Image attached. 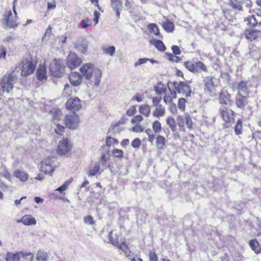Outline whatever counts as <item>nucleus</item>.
Instances as JSON below:
<instances>
[{
  "label": "nucleus",
  "mask_w": 261,
  "mask_h": 261,
  "mask_svg": "<svg viewBox=\"0 0 261 261\" xmlns=\"http://www.w3.org/2000/svg\"><path fill=\"white\" fill-rule=\"evenodd\" d=\"M19 259L20 256L18 252H8L7 253L6 257V261H19Z\"/></svg>",
  "instance_id": "nucleus-23"
},
{
  "label": "nucleus",
  "mask_w": 261,
  "mask_h": 261,
  "mask_svg": "<svg viewBox=\"0 0 261 261\" xmlns=\"http://www.w3.org/2000/svg\"><path fill=\"white\" fill-rule=\"evenodd\" d=\"M145 133L146 134L148 135V141L151 143H152L154 139V138H155V136L154 135L152 134V130H151V129L150 128H148L146 130H145Z\"/></svg>",
  "instance_id": "nucleus-49"
},
{
  "label": "nucleus",
  "mask_w": 261,
  "mask_h": 261,
  "mask_svg": "<svg viewBox=\"0 0 261 261\" xmlns=\"http://www.w3.org/2000/svg\"><path fill=\"white\" fill-rule=\"evenodd\" d=\"M244 37L246 39L250 42H252L257 38L256 34H244Z\"/></svg>",
  "instance_id": "nucleus-48"
},
{
  "label": "nucleus",
  "mask_w": 261,
  "mask_h": 261,
  "mask_svg": "<svg viewBox=\"0 0 261 261\" xmlns=\"http://www.w3.org/2000/svg\"><path fill=\"white\" fill-rule=\"evenodd\" d=\"M15 80H16V77L14 72L7 76H4L0 84L3 91L7 93H10L13 88V83Z\"/></svg>",
  "instance_id": "nucleus-3"
},
{
  "label": "nucleus",
  "mask_w": 261,
  "mask_h": 261,
  "mask_svg": "<svg viewBox=\"0 0 261 261\" xmlns=\"http://www.w3.org/2000/svg\"><path fill=\"white\" fill-rule=\"evenodd\" d=\"M117 247L124 253L125 255H126V253L129 250L128 246L124 242L122 243L120 245L119 244V246Z\"/></svg>",
  "instance_id": "nucleus-51"
},
{
  "label": "nucleus",
  "mask_w": 261,
  "mask_h": 261,
  "mask_svg": "<svg viewBox=\"0 0 261 261\" xmlns=\"http://www.w3.org/2000/svg\"><path fill=\"white\" fill-rule=\"evenodd\" d=\"M48 258V253L43 250H39L36 255L38 261H47Z\"/></svg>",
  "instance_id": "nucleus-22"
},
{
  "label": "nucleus",
  "mask_w": 261,
  "mask_h": 261,
  "mask_svg": "<svg viewBox=\"0 0 261 261\" xmlns=\"http://www.w3.org/2000/svg\"><path fill=\"white\" fill-rule=\"evenodd\" d=\"M13 9L15 14L14 18H13V16L11 11L5 12V13L4 15V20L6 22L7 26L10 28H14L17 26V23L16 22L17 13L15 10V5L13 6Z\"/></svg>",
  "instance_id": "nucleus-7"
},
{
  "label": "nucleus",
  "mask_w": 261,
  "mask_h": 261,
  "mask_svg": "<svg viewBox=\"0 0 261 261\" xmlns=\"http://www.w3.org/2000/svg\"><path fill=\"white\" fill-rule=\"evenodd\" d=\"M139 112L145 116H148L150 113V108L147 105H142L139 108Z\"/></svg>",
  "instance_id": "nucleus-30"
},
{
  "label": "nucleus",
  "mask_w": 261,
  "mask_h": 261,
  "mask_svg": "<svg viewBox=\"0 0 261 261\" xmlns=\"http://www.w3.org/2000/svg\"><path fill=\"white\" fill-rule=\"evenodd\" d=\"M132 130H133V132H135V133H141V132H143L144 128L142 126H141L140 125H135L132 128Z\"/></svg>",
  "instance_id": "nucleus-60"
},
{
  "label": "nucleus",
  "mask_w": 261,
  "mask_h": 261,
  "mask_svg": "<svg viewBox=\"0 0 261 261\" xmlns=\"http://www.w3.org/2000/svg\"><path fill=\"white\" fill-rule=\"evenodd\" d=\"M149 261H158V256L155 252L150 251L149 254Z\"/></svg>",
  "instance_id": "nucleus-58"
},
{
  "label": "nucleus",
  "mask_w": 261,
  "mask_h": 261,
  "mask_svg": "<svg viewBox=\"0 0 261 261\" xmlns=\"http://www.w3.org/2000/svg\"><path fill=\"white\" fill-rule=\"evenodd\" d=\"M165 138L163 136L159 135L156 138V145L159 149H162L165 144Z\"/></svg>",
  "instance_id": "nucleus-29"
},
{
  "label": "nucleus",
  "mask_w": 261,
  "mask_h": 261,
  "mask_svg": "<svg viewBox=\"0 0 261 261\" xmlns=\"http://www.w3.org/2000/svg\"><path fill=\"white\" fill-rule=\"evenodd\" d=\"M171 49L174 55H179L181 53L179 47L177 45H173L171 47Z\"/></svg>",
  "instance_id": "nucleus-57"
},
{
  "label": "nucleus",
  "mask_w": 261,
  "mask_h": 261,
  "mask_svg": "<svg viewBox=\"0 0 261 261\" xmlns=\"http://www.w3.org/2000/svg\"><path fill=\"white\" fill-rule=\"evenodd\" d=\"M69 79L71 84L76 87L82 83L83 77L81 74L77 72H72L69 76Z\"/></svg>",
  "instance_id": "nucleus-12"
},
{
  "label": "nucleus",
  "mask_w": 261,
  "mask_h": 261,
  "mask_svg": "<svg viewBox=\"0 0 261 261\" xmlns=\"http://www.w3.org/2000/svg\"><path fill=\"white\" fill-rule=\"evenodd\" d=\"M227 110V108L226 107L220 108L219 109V112L221 114V117L226 122H228L230 121V116Z\"/></svg>",
  "instance_id": "nucleus-26"
},
{
  "label": "nucleus",
  "mask_w": 261,
  "mask_h": 261,
  "mask_svg": "<svg viewBox=\"0 0 261 261\" xmlns=\"http://www.w3.org/2000/svg\"><path fill=\"white\" fill-rule=\"evenodd\" d=\"M152 128L155 133H159L161 130V124L158 120H155L153 122Z\"/></svg>",
  "instance_id": "nucleus-42"
},
{
  "label": "nucleus",
  "mask_w": 261,
  "mask_h": 261,
  "mask_svg": "<svg viewBox=\"0 0 261 261\" xmlns=\"http://www.w3.org/2000/svg\"><path fill=\"white\" fill-rule=\"evenodd\" d=\"M82 75L87 80L90 82V84L93 83L96 86H98L102 75L101 71L95 68L91 63L84 64L80 68Z\"/></svg>",
  "instance_id": "nucleus-1"
},
{
  "label": "nucleus",
  "mask_w": 261,
  "mask_h": 261,
  "mask_svg": "<svg viewBox=\"0 0 261 261\" xmlns=\"http://www.w3.org/2000/svg\"><path fill=\"white\" fill-rule=\"evenodd\" d=\"M36 75L37 79L40 81L46 79L47 75L45 66L44 65H40L36 71Z\"/></svg>",
  "instance_id": "nucleus-15"
},
{
  "label": "nucleus",
  "mask_w": 261,
  "mask_h": 261,
  "mask_svg": "<svg viewBox=\"0 0 261 261\" xmlns=\"http://www.w3.org/2000/svg\"><path fill=\"white\" fill-rule=\"evenodd\" d=\"M173 85L177 93H181L183 96L187 97L191 96L192 92L191 87L187 83L173 82Z\"/></svg>",
  "instance_id": "nucleus-6"
},
{
  "label": "nucleus",
  "mask_w": 261,
  "mask_h": 261,
  "mask_svg": "<svg viewBox=\"0 0 261 261\" xmlns=\"http://www.w3.org/2000/svg\"><path fill=\"white\" fill-rule=\"evenodd\" d=\"M65 66L64 62L60 59H54L50 63L49 69L53 74L57 77H61L64 72Z\"/></svg>",
  "instance_id": "nucleus-4"
},
{
  "label": "nucleus",
  "mask_w": 261,
  "mask_h": 261,
  "mask_svg": "<svg viewBox=\"0 0 261 261\" xmlns=\"http://www.w3.org/2000/svg\"><path fill=\"white\" fill-rule=\"evenodd\" d=\"M164 20L162 22V26L163 29L168 32H171L173 31L174 24L172 22L167 19L166 17H163Z\"/></svg>",
  "instance_id": "nucleus-17"
},
{
  "label": "nucleus",
  "mask_w": 261,
  "mask_h": 261,
  "mask_svg": "<svg viewBox=\"0 0 261 261\" xmlns=\"http://www.w3.org/2000/svg\"><path fill=\"white\" fill-rule=\"evenodd\" d=\"M249 245L256 253L258 254L260 252V249L259 248V243L256 239H252L249 241Z\"/></svg>",
  "instance_id": "nucleus-24"
},
{
  "label": "nucleus",
  "mask_w": 261,
  "mask_h": 261,
  "mask_svg": "<svg viewBox=\"0 0 261 261\" xmlns=\"http://www.w3.org/2000/svg\"><path fill=\"white\" fill-rule=\"evenodd\" d=\"M194 65L195 68H197L196 69L197 70V73L200 72L201 71L207 72V70L206 67L201 61L195 62Z\"/></svg>",
  "instance_id": "nucleus-34"
},
{
  "label": "nucleus",
  "mask_w": 261,
  "mask_h": 261,
  "mask_svg": "<svg viewBox=\"0 0 261 261\" xmlns=\"http://www.w3.org/2000/svg\"><path fill=\"white\" fill-rule=\"evenodd\" d=\"M143 119V117L140 115H138L134 117L131 119V122L133 124L136 123L141 121Z\"/></svg>",
  "instance_id": "nucleus-55"
},
{
  "label": "nucleus",
  "mask_w": 261,
  "mask_h": 261,
  "mask_svg": "<svg viewBox=\"0 0 261 261\" xmlns=\"http://www.w3.org/2000/svg\"><path fill=\"white\" fill-rule=\"evenodd\" d=\"M229 4L233 8L238 9L239 10H242L241 2H238L237 0H229Z\"/></svg>",
  "instance_id": "nucleus-38"
},
{
  "label": "nucleus",
  "mask_w": 261,
  "mask_h": 261,
  "mask_svg": "<svg viewBox=\"0 0 261 261\" xmlns=\"http://www.w3.org/2000/svg\"><path fill=\"white\" fill-rule=\"evenodd\" d=\"M150 44L154 45L156 49L161 51H164L166 50V46L163 42L155 39H151L149 40Z\"/></svg>",
  "instance_id": "nucleus-19"
},
{
  "label": "nucleus",
  "mask_w": 261,
  "mask_h": 261,
  "mask_svg": "<svg viewBox=\"0 0 261 261\" xmlns=\"http://www.w3.org/2000/svg\"><path fill=\"white\" fill-rule=\"evenodd\" d=\"M17 222H22L25 225H35L36 224L35 219L28 215H25L21 219L18 220Z\"/></svg>",
  "instance_id": "nucleus-18"
},
{
  "label": "nucleus",
  "mask_w": 261,
  "mask_h": 261,
  "mask_svg": "<svg viewBox=\"0 0 261 261\" xmlns=\"http://www.w3.org/2000/svg\"><path fill=\"white\" fill-rule=\"evenodd\" d=\"M112 153L115 157L121 158L123 156V152L121 149H114L112 151Z\"/></svg>",
  "instance_id": "nucleus-53"
},
{
  "label": "nucleus",
  "mask_w": 261,
  "mask_h": 261,
  "mask_svg": "<svg viewBox=\"0 0 261 261\" xmlns=\"http://www.w3.org/2000/svg\"><path fill=\"white\" fill-rule=\"evenodd\" d=\"M64 130L65 127L59 124H57L56 128H55L56 133L60 135H61L64 132Z\"/></svg>",
  "instance_id": "nucleus-50"
},
{
  "label": "nucleus",
  "mask_w": 261,
  "mask_h": 261,
  "mask_svg": "<svg viewBox=\"0 0 261 261\" xmlns=\"http://www.w3.org/2000/svg\"><path fill=\"white\" fill-rule=\"evenodd\" d=\"M66 108L73 112L79 111L82 108L80 99L77 97L69 98L66 103Z\"/></svg>",
  "instance_id": "nucleus-10"
},
{
  "label": "nucleus",
  "mask_w": 261,
  "mask_h": 261,
  "mask_svg": "<svg viewBox=\"0 0 261 261\" xmlns=\"http://www.w3.org/2000/svg\"><path fill=\"white\" fill-rule=\"evenodd\" d=\"M248 96H244L242 94L237 93L234 98V103L236 107L241 110H244L249 105Z\"/></svg>",
  "instance_id": "nucleus-8"
},
{
  "label": "nucleus",
  "mask_w": 261,
  "mask_h": 261,
  "mask_svg": "<svg viewBox=\"0 0 261 261\" xmlns=\"http://www.w3.org/2000/svg\"><path fill=\"white\" fill-rule=\"evenodd\" d=\"M195 63H192L190 61H187L184 63L185 67L190 71L193 73H197V68H195Z\"/></svg>",
  "instance_id": "nucleus-31"
},
{
  "label": "nucleus",
  "mask_w": 261,
  "mask_h": 261,
  "mask_svg": "<svg viewBox=\"0 0 261 261\" xmlns=\"http://www.w3.org/2000/svg\"><path fill=\"white\" fill-rule=\"evenodd\" d=\"M169 109L173 114L176 113L177 110L176 105L172 102L169 104Z\"/></svg>",
  "instance_id": "nucleus-63"
},
{
  "label": "nucleus",
  "mask_w": 261,
  "mask_h": 261,
  "mask_svg": "<svg viewBox=\"0 0 261 261\" xmlns=\"http://www.w3.org/2000/svg\"><path fill=\"white\" fill-rule=\"evenodd\" d=\"M245 22L247 25H250L251 27H254L256 25L257 23L254 15H251L247 17L246 19H245Z\"/></svg>",
  "instance_id": "nucleus-32"
},
{
  "label": "nucleus",
  "mask_w": 261,
  "mask_h": 261,
  "mask_svg": "<svg viewBox=\"0 0 261 261\" xmlns=\"http://www.w3.org/2000/svg\"><path fill=\"white\" fill-rule=\"evenodd\" d=\"M252 2L250 0H241V4L244 5L245 7L249 8L252 6Z\"/></svg>",
  "instance_id": "nucleus-64"
},
{
  "label": "nucleus",
  "mask_w": 261,
  "mask_h": 261,
  "mask_svg": "<svg viewBox=\"0 0 261 261\" xmlns=\"http://www.w3.org/2000/svg\"><path fill=\"white\" fill-rule=\"evenodd\" d=\"M64 123L66 127L70 129L77 128L80 124L79 115L74 112L66 115L64 118Z\"/></svg>",
  "instance_id": "nucleus-5"
},
{
  "label": "nucleus",
  "mask_w": 261,
  "mask_h": 261,
  "mask_svg": "<svg viewBox=\"0 0 261 261\" xmlns=\"http://www.w3.org/2000/svg\"><path fill=\"white\" fill-rule=\"evenodd\" d=\"M148 58H140L138 61L135 63L134 66L137 67V66L145 63L147 61H148Z\"/></svg>",
  "instance_id": "nucleus-61"
},
{
  "label": "nucleus",
  "mask_w": 261,
  "mask_h": 261,
  "mask_svg": "<svg viewBox=\"0 0 261 261\" xmlns=\"http://www.w3.org/2000/svg\"><path fill=\"white\" fill-rule=\"evenodd\" d=\"M247 84L248 82L245 81L239 82L238 84V93H244L248 96L250 92L248 88Z\"/></svg>",
  "instance_id": "nucleus-16"
},
{
  "label": "nucleus",
  "mask_w": 261,
  "mask_h": 261,
  "mask_svg": "<svg viewBox=\"0 0 261 261\" xmlns=\"http://www.w3.org/2000/svg\"><path fill=\"white\" fill-rule=\"evenodd\" d=\"M185 123L187 127L190 129H193V122L192 121V119L191 118V117L188 114H185Z\"/></svg>",
  "instance_id": "nucleus-40"
},
{
  "label": "nucleus",
  "mask_w": 261,
  "mask_h": 261,
  "mask_svg": "<svg viewBox=\"0 0 261 261\" xmlns=\"http://www.w3.org/2000/svg\"><path fill=\"white\" fill-rule=\"evenodd\" d=\"M177 124L179 127L180 131H185L184 129V118L181 116H178L177 117Z\"/></svg>",
  "instance_id": "nucleus-41"
},
{
  "label": "nucleus",
  "mask_w": 261,
  "mask_h": 261,
  "mask_svg": "<svg viewBox=\"0 0 261 261\" xmlns=\"http://www.w3.org/2000/svg\"><path fill=\"white\" fill-rule=\"evenodd\" d=\"M36 61L33 60L31 57L23 60L21 63V75L23 76H27L33 73L36 69Z\"/></svg>",
  "instance_id": "nucleus-2"
},
{
  "label": "nucleus",
  "mask_w": 261,
  "mask_h": 261,
  "mask_svg": "<svg viewBox=\"0 0 261 261\" xmlns=\"http://www.w3.org/2000/svg\"><path fill=\"white\" fill-rule=\"evenodd\" d=\"M154 90L156 94L161 95L163 93L165 94L166 92V87H160L157 86H154Z\"/></svg>",
  "instance_id": "nucleus-46"
},
{
  "label": "nucleus",
  "mask_w": 261,
  "mask_h": 261,
  "mask_svg": "<svg viewBox=\"0 0 261 261\" xmlns=\"http://www.w3.org/2000/svg\"><path fill=\"white\" fill-rule=\"evenodd\" d=\"M141 145V140L139 138L135 139L131 143V146L135 148H139Z\"/></svg>",
  "instance_id": "nucleus-54"
},
{
  "label": "nucleus",
  "mask_w": 261,
  "mask_h": 261,
  "mask_svg": "<svg viewBox=\"0 0 261 261\" xmlns=\"http://www.w3.org/2000/svg\"><path fill=\"white\" fill-rule=\"evenodd\" d=\"M212 80L213 77H207L204 80L205 86L210 91H211V88H214L215 86L213 83Z\"/></svg>",
  "instance_id": "nucleus-37"
},
{
  "label": "nucleus",
  "mask_w": 261,
  "mask_h": 261,
  "mask_svg": "<svg viewBox=\"0 0 261 261\" xmlns=\"http://www.w3.org/2000/svg\"><path fill=\"white\" fill-rule=\"evenodd\" d=\"M74 47L81 53H85L87 51L88 43L85 39H80L74 43Z\"/></svg>",
  "instance_id": "nucleus-14"
},
{
  "label": "nucleus",
  "mask_w": 261,
  "mask_h": 261,
  "mask_svg": "<svg viewBox=\"0 0 261 261\" xmlns=\"http://www.w3.org/2000/svg\"><path fill=\"white\" fill-rule=\"evenodd\" d=\"M111 6L113 9H117L121 6L120 2L118 0H111Z\"/></svg>",
  "instance_id": "nucleus-56"
},
{
  "label": "nucleus",
  "mask_w": 261,
  "mask_h": 261,
  "mask_svg": "<svg viewBox=\"0 0 261 261\" xmlns=\"http://www.w3.org/2000/svg\"><path fill=\"white\" fill-rule=\"evenodd\" d=\"M67 66L71 70L79 66L81 63V59L77 57L75 54L70 53L67 58Z\"/></svg>",
  "instance_id": "nucleus-9"
},
{
  "label": "nucleus",
  "mask_w": 261,
  "mask_h": 261,
  "mask_svg": "<svg viewBox=\"0 0 261 261\" xmlns=\"http://www.w3.org/2000/svg\"><path fill=\"white\" fill-rule=\"evenodd\" d=\"M166 122L169 125L172 132H175L176 128V123L174 118L168 117L166 119Z\"/></svg>",
  "instance_id": "nucleus-27"
},
{
  "label": "nucleus",
  "mask_w": 261,
  "mask_h": 261,
  "mask_svg": "<svg viewBox=\"0 0 261 261\" xmlns=\"http://www.w3.org/2000/svg\"><path fill=\"white\" fill-rule=\"evenodd\" d=\"M136 112V109L135 107L132 106L129 108V109L126 111L127 115L129 116H133Z\"/></svg>",
  "instance_id": "nucleus-59"
},
{
  "label": "nucleus",
  "mask_w": 261,
  "mask_h": 261,
  "mask_svg": "<svg viewBox=\"0 0 261 261\" xmlns=\"http://www.w3.org/2000/svg\"><path fill=\"white\" fill-rule=\"evenodd\" d=\"M69 183L68 182H66L64 184H63L61 186L58 188L56 190L59 191L60 193L62 192L63 191L66 190L68 186L69 185Z\"/></svg>",
  "instance_id": "nucleus-62"
},
{
  "label": "nucleus",
  "mask_w": 261,
  "mask_h": 261,
  "mask_svg": "<svg viewBox=\"0 0 261 261\" xmlns=\"http://www.w3.org/2000/svg\"><path fill=\"white\" fill-rule=\"evenodd\" d=\"M102 49L105 54L110 56H113L115 53V47L114 46H103L102 47Z\"/></svg>",
  "instance_id": "nucleus-28"
},
{
  "label": "nucleus",
  "mask_w": 261,
  "mask_h": 261,
  "mask_svg": "<svg viewBox=\"0 0 261 261\" xmlns=\"http://www.w3.org/2000/svg\"><path fill=\"white\" fill-rule=\"evenodd\" d=\"M14 176L22 182L26 181L29 177V175L26 172L19 169H17L14 171Z\"/></svg>",
  "instance_id": "nucleus-20"
},
{
  "label": "nucleus",
  "mask_w": 261,
  "mask_h": 261,
  "mask_svg": "<svg viewBox=\"0 0 261 261\" xmlns=\"http://www.w3.org/2000/svg\"><path fill=\"white\" fill-rule=\"evenodd\" d=\"M165 56H166V58L168 59V60L171 62L178 63L181 60L180 57L176 56L171 53H166Z\"/></svg>",
  "instance_id": "nucleus-33"
},
{
  "label": "nucleus",
  "mask_w": 261,
  "mask_h": 261,
  "mask_svg": "<svg viewBox=\"0 0 261 261\" xmlns=\"http://www.w3.org/2000/svg\"><path fill=\"white\" fill-rule=\"evenodd\" d=\"M100 168V165L99 163H97L93 168L89 171V175L93 176L99 171Z\"/></svg>",
  "instance_id": "nucleus-39"
},
{
  "label": "nucleus",
  "mask_w": 261,
  "mask_h": 261,
  "mask_svg": "<svg viewBox=\"0 0 261 261\" xmlns=\"http://www.w3.org/2000/svg\"><path fill=\"white\" fill-rule=\"evenodd\" d=\"M162 99V97L161 96L153 97L152 98L153 107H158L159 106H162L160 104V102H161Z\"/></svg>",
  "instance_id": "nucleus-44"
},
{
  "label": "nucleus",
  "mask_w": 261,
  "mask_h": 261,
  "mask_svg": "<svg viewBox=\"0 0 261 261\" xmlns=\"http://www.w3.org/2000/svg\"><path fill=\"white\" fill-rule=\"evenodd\" d=\"M165 113V108L163 106H159L155 107L154 110L152 112V115L154 117L159 118L164 116Z\"/></svg>",
  "instance_id": "nucleus-21"
},
{
  "label": "nucleus",
  "mask_w": 261,
  "mask_h": 261,
  "mask_svg": "<svg viewBox=\"0 0 261 261\" xmlns=\"http://www.w3.org/2000/svg\"><path fill=\"white\" fill-rule=\"evenodd\" d=\"M42 164L45 167L50 168V170H48L47 168L44 169L45 173L51 175L55 170L56 165L51 158H48L45 159L42 161Z\"/></svg>",
  "instance_id": "nucleus-13"
},
{
  "label": "nucleus",
  "mask_w": 261,
  "mask_h": 261,
  "mask_svg": "<svg viewBox=\"0 0 261 261\" xmlns=\"http://www.w3.org/2000/svg\"><path fill=\"white\" fill-rule=\"evenodd\" d=\"M114 143H118V141L116 139L109 137L107 138L106 141V145L107 146H110L112 144H114Z\"/></svg>",
  "instance_id": "nucleus-52"
},
{
  "label": "nucleus",
  "mask_w": 261,
  "mask_h": 261,
  "mask_svg": "<svg viewBox=\"0 0 261 261\" xmlns=\"http://www.w3.org/2000/svg\"><path fill=\"white\" fill-rule=\"evenodd\" d=\"M242 121L239 119L234 127V133L236 135H239L242 133Z\"/></svg>",
  "instance_id": "nucleus-36"
},
{
  "label": "nucleus",
  "mask_w": 261,
  "mask_h": 261,
  "mask_svg": "<svg viewBox=\"0 0 261 261\" xmlns=\"http://www.w3.org/2000/svg\"><path fill=\"white\" fill-rule=\"evenodd\" d=\"M186 99L180 98L178 100V107L182 111L185 109V103L186 102Z\"/></svg>",
  "instance_id": "nucleus-45"
},
{
  "label": "nucleus",
  "mask_w": 261,
  "mask_h": 261,
  "mask_svg": "<svg viewBox=\"0 0 261 261\" xmlns=\"http://www.w3.org/2000/svg\"><path fill=\"white\" fill-rule=\"evenodd\" d=\"M84 222L88 225H93L95 223L93 218L91 215H88L84 218Z\"/></svg>",
  "instance_id": "nucleus-47"
},
{
  "label": "nucleus",
  "mask_w": 261,
  "mask_h": 261,
  "mask_svg": "<svg viewBox=\"0 0 261 261\" xmlns=\"http://www.w3.org/2000/svg\"><path fill=\"white\" fill-rule=\"evenodd\" d=\"M109 238L110 243L115 246H119L118 237L116 234H113V231L109 232Z\"/></svg>",
  "instance_id": "nucleus-25"
},
{
  "label": "nucleus",
  "mask_w": 261,
  "mask_h": 261,
  "mask_svg": "<svg viewBox=\"0 0 261 261\" xmlns=\"http://www.w3.org/2000/svg\"><path fill=\"white\" fill-rule=\"evenodd\" d=\"M219 103L224 105L226 108L229 107L231 105L230 102H228L226 99L224 98V96L223 95V93H220L219 95Z\"/></svg>",
  "instance_id": "nucleus-35"
},
{
  "label": "nucleus",
  "mask_w": 261,
  "mask_h": 261,
  "mask_svg": "<svg viewBox=\"0 0 261 261\" xmlns=\"http://www.w3.org/2000/svg\"><path fill=\"white\" fill-rule=\"evenodd\" d=\"M147 28L150 33H160L159 29L155 23L149 24L148 25Z\"/></svg>",
  "instance_id": "nucleus-43"
},
{
  "label": "nucleus",
  "mask_w": 261,
  "mask_h": 261,
  "mask_svg": "<svg viewBox=\"0 0 261 261\" xmlns=\"http://www.w3.org/2000/svg\"><path fill=\"white\" fill-rule=\"evenodd\" d=\"M70 149L71 147L67 139L60 141L57 149V152L59 155H64Z\"/></svg>",
  "instance_id": "nucleus-11"
}]
</instances>
